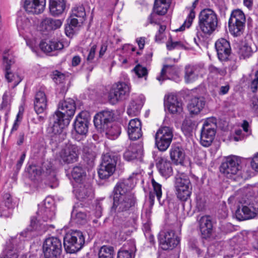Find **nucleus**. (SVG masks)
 Masks as SVG:
<instances>
[{
    "label": "nucleus",
    "instance_id": "1",
    "mask_svg": "<svg viewBox=\"0 0 258 258\" xmlns=\"http://www.w3.org/2000/svg\"><path fill=\"white\" fill-rule=\"evenodd\" d=\"M134 186L131 179L120 181L114 189L113 205L110 212L112 215L129 210L135 204V199L131 190Z\"/></svg>",
    "mask_w": 258,
    "mask_h": 258
},
{
    "label": "nucleus",
    "instance_id": "2",
    "mask_svg": "<svg viewBox=\"0 0 258 258\" xmlns=\"http://www.w3.org/2000/svg\"><path fill=\"white\" fill-rule=\"evenodd\" d=\"M113 113L110 111H103L95 115L94 123L96 128L100 132H104L106 137L111 140L116 139L120 133V127L112 125Z\"/></svg>",
    "mask_w": 258,
    "mask_h": 258
},
{
    "label": "nucleus",
    "instance_id": "3",
    "mask_svg": "<svg viewBox=\"0 0 258 258\" xmlns=\"http://www.w3.org/2000/svg\"><path fill=\"white\" fill-rule=\"evenodd\" d=\"M219 22L218 16L211 9H205L199 15V26L205 34L210 35L217 29Z\"/></svg>",
    "mask_w": 258,
    "mask_h": 258
},
{
    "label": "nucleus",
    "instance_id": "4",
    "mask_svg": "<svg viewBox=\"0 0 258 258\" xmlns=\"http://www.w3.org/2000/svg\"><path fill=\"white\" fill-rule=\"evenodd\" d=\"M245 21V15L241 10H233L228 22L230 33L235 37L241 36L244 30Z\"/></svg>",
    "mask_w": 258,
    "mask_h": 258
},
{
    "label": "nucleus",
    "instance_id": "5",
    "mask_svg": "<svg viewBox=\"0 0 258 258\" xmlns=\"http://www.w3.org/2000/svg\"><path fill=\"white\" fill-rule=\"evenodd\" d=\"M175 187L177 197L181 201H186L190 196L192 185L189 177L184 173L176 176Z\"/></svg>",
    "mask_w": 258,
    "mask_h": 258
},
{
    "label": "nucleus",
    "instance_id": "6",
    "mask_svg": "<svg viewBox=\"0 0 258 258\" xmlns=\"http://www.w3.org/2000/svg\"><path fill=\"white\" fill-rule=\"evenodd\" d=\"M84 243L85 238L82 232L77 230L67 234L63 239L64 247L70 253L80 250Z\"/></svg>",
    "mask_w": 258,
    "mask_h": 258
},
{
    "label": "nucleus",
    "instance_id": "7",
    "mask_svg": "<svg viewBox=\"0 0 258 258\" xmlns=\"http://www.w3.org/2000/svg\"><path fill=\"white\" fill-rule=\"evenodd\" d=\"M54 216L55 213L53 207L45 208L43 207H39L37 217L31 218L30 230H40L42 225L41 222L50 221L54 218Z\"/></svg>",
    "mask_w": 258,
    "mask_h": 258
},
{
    "label": "nucleus",
    "instance_id": "8",
    "mask_svg": "<svg viewBox=\"0 0 258 258\" xmlns=\"http://www.w3.org/2000/svg\"><path fill=\"white\" fill-rule=\"evenodd\" d=\"M117 163V157L111 153L104 154L102 158L100 167L98 171L101 179H106L114 172Z\"/></svg>",
    "mask_w": 258,
    "mask_h": 258
},
{
    "label": "nucleus",
    "instance_id": "9",
    "mask_svg": "<svg viewBox=\"0 0 258 258\" xmlns=\"http://www.w3.org/2000/svg\"><path fill=\"white\" fill-rule=\"evenodd\" d=\"M173 137L172 128L164 126L160 127L155 135V145L161 151H166L169 147Z\"/></svg>",
    "mask_w": 258,
    "mask_h": 258
},
{
    "label": "nucleus",
    "instance_id": "10",
    "mask_svg": "<svg viewBox=\"0 0 258 258\" xmlns=\"http://www.w3.org/2000/svg\"><path fill=\"white\" fill-rule=\"evenodd\" d=\"M216 123L214 118H208L203 124L201 132L200 143L204 147L212 144L216 134Z\"/></svg>",
    "mask_w": 258,
    "mask_h": 258
},
{
    "label": "nucleus",
    "instance_id": "11",
    "mask_svg": "<svg viewBox=\"0 0 258 258\" xmlns=\"http://www.w3.org/2000/svg\"><path fill=\"white\" fill-rule=\"evenodd\" d=\"M130 92V86L125 82H118L113 84L110 89L108 99L112 104H115L127 97Z\"/></svg>",
    "mask_w": 258,
    "mask_h": 258
},
{
    "label": "nucleus",
    "instance_id": "12",
    "mask_svg": "<svg viewBox=\"0 0 258 258\" xmlns=\"http://www.w3.org/2000/svg\"><path fill=\"white\" fill-rule=\"evenodd\" d=\"M61 250V243L57 237L47 238L43 244V251L45 258H57Z\"/></svg>",
    "mask_w": 258,
    "mask_h": 258
},
{
    "label": "nucleus",
    "instance_id": "13",
    "mask_svg": "<svg viewBox=\"0 0 258 258\" xmlns=\"http://www.w3.org/2000/svg\"><path fill=\"white\" fill-rule=\"evenodd\" d=\"M240 159L235 156H231L226 158L220 166V172L228 178L236 174L240 169Z\"/></svg>",
    "mask_w": 258,
    "mask_h": 258
},
{
    "label": "nucleus",
    "instance_id": "14",
    "mask_svg": "<svg viewBox=\"0 0 258 258\" xmlns=\"http://www.w3.org/2000/svg\"><path fill=\"white\" fill-rule=\"evenodd\" d=\"M79 155V149L75 145L68 144L63 147L58 154L59 159L64 163L76 162Z\"/></svg>",
    "mask_w": 258,
    "mask_h": 258
},
{
    "label": "nucleus",
    "instance_id": "15",
    "mask_svg": "<svg viewBox=\"0 0 258 258\" xmlns=\"http://www.w3.org/2000/svg\"><path fill=\"white\" fill-rule=\"evenodd\" d=\"M14 63V59L12 54L5 53L3 56V63L5 67V77L8 82L12 83L13 88L17 86L22 80V78L17 73L9 71L11 66Z\"/></svg>",
    "mask_w": 258,
    "mask_h": 258
},
{
    "label": "nucleus",
    "instance_id": "16",
    "mask_svg": "<svg viewBox=\"0 0 258 258\" xmlns=\"http://www.w3.org/2000/svg\"><path fill=\"white\" fill-rule=\"evenodd\" d=\"M54 114L50 118V131L54 135H61L62 137L66 134L64 131L65 127L67 126L70 122V119L63 118Z\"/></svg>",
    "mask_w": 258,
    "mask_h": 258
},
{
    "label": "nucleus",
    "instance_id": "17",
    "mask_svg": "<svg viewBox=\"0 0 258 258\" xmlns=\"http://www.w3.org/2000/svg\"><path fill=\"white\" fill-rule=\"evenodd\" d=\"M245 205L242 208L238 207L235 212V217L239 221H243L254 218L258 214V204L244 202Z\"/></svg>",
    "mask_w": 258,
    "mask_h": 258
},
{
    "label": "nucleus",
    "instance_id": "18",
    "mask_svg": "<svg viewBox=\"0 0 258 258\" xmlns=\"http://www.w3.org/2000/svg\"><path fill=\"white\" fill-rule=\"evenodd\" d=\"M160 247L163 250L172 249L179 243V237L172 230L160 234L159 238Z\"/></svg>",
    "mask_w": 258,
    "mask_h": 258
},
{
    "label": "nucleus",
    "instance_id": "19",
    "mask_svg": "<svg viewBox=\"0 0 258 258\" xmlns=\"http://www.w3.org/2000/svg\"><path fill=\"white\" fill-rule=\"evenodd\" d=\"M76 106L75 101L72 99L69 98L67 100L59 102L58 105L57 110L54 114L63 118H68L71 119L75 114Z\"/></svg>",
    "mask_w": 258,
    "mask_h": 258
},
{
    "label": "nucleus",
    "instance_id": "20",
    "mask_svg": "<svg viewBox=\"0 0 258 258\" xmlns=\"http://www.w3.org/2000/svg\"><path fill=\"white\" fill-rule=\"evenodd\" d=\"M46 3V0H25L24 8L27 13L39 15L44 12Z\"/></svg>",
    "mask_w": 258,
    "mask_h": 258
},
{
    "label": "nucleus",
    "instance_id": "21",
    "mask_svg": "<svg viewBox=\"0 0 258 258\" xmlns=\"http://www.w3.org/2000/svg\"><path fill=\"white\" fill-rule=\"evenodd\" d=\"M74 188L77 198L81 200L91 196L93 193L91 184L88 180L76 183Z\"/></svg>",
    "mask_w": 258,
    "mask_h": 258
},
{
    "label": "nucleus",
    "instance_id": "22",
    "mask_svg": "<svg viewBox=\"0 0 258 258\" xmlns=\"http://www.w3.org/2000/svg\"><path fill=\"white\" fill-rule=\"evenodd\" d=\"M215 48L220 60L224 61L228 59L230 54L231 47L227 40L224 38L218 39L215 43Z\"/></svg>",
    "mask_w": 258,
    "mask_h": 258
},
{
    "label": "nucleus",
    "instance_id": "23",
    "mask_svg": "<svg viewBox=\"0 0 258 258\" xmlns=\"http://www.w3.org/2000/svg\"><path fill=\"white\" fill-rule=\"evenodd\" d=\"M142 124L138 118L131 119L128 125L127 134L131 140H137L142 136Z\"/></svg>",
    "mask_w": 258,
    "mask_h": 258
},
{
    "label": "nucleus",
    "instance_id": "24",
    "mask_svg": "<svg viewBox=\"0 0 258 258\" xmlns=\"http://www.w3.org/2000/svg\"><path fill=\"white\" fill-rule=\"evenodd\" d=\"M156 166L160 173L164 177H167L172 175V168L171 163L164 156L158 157L156 160Z\"/></svg>",
    "mask_w": 258,
    "mask_h": 258
},
{
    "label": "nucleus",
    "instance_id": "25",
    "mask_svg": "<svg viewBox=\"0 0 258 258\" xmlns=\"http://www.w3.org/2000/svg\"><path fill=\"white\" fill-rule=\"evenodd\" d=\"M67 7V0H49V9L51 15L58 16Z\"/></svg>",
    "mask_w": 258,
    "mask_h": 258
},
{
    "label": "nucleus",
    "instance_id": "26",
    "mask_svg": "<svg viewBox=\"0 0 258 258\" xmlns=\"http://www.w3.org/2000/svg\"><path fill=\"white\" fill-rule=\"evenodd\" d=\"M47 100L44 92L39 91L35 95L34 100V109L37 114L45 111L47 108Z\"/></svg>",
    "mask_w": 258,
    "mask_h": 258
},
{
    "label": "nucleus",
    "instance_id": "27",
    "mask_svg": "<svg viewBox=\"0 0 258 258\" xmlns=\"http://www.w3.org/2000/svg\"><path fill=\"white\" fill-rule=\"evenodd\" d=\"M166 101L168 110L171 113H180L182 111V102L178 99L176 96L173 94L168 95Z\"/></svg>",
    "mask_w": 258,
    "mask_h": 258
},
{
    "label": "nucleus",
    "instance_id": "28",
    "mask_svg": "<svg viewBox=\"0 0 258 258\" xmlns=\"http://www.w3.org/2000/svg\"><path fill=\"white\" fill-rule=\"evenodd\" d=\"M200 228L203 238L209 237L212 232L213 225L209 216H204L199 220Z\"/></svg>",
    "mask_w": 258,
    "mask_h": 258
},
{
    "label": "nucleus",
    "instance_id": "29",
    "mask_svg": "<svg viewBox=\"0 0 258 258\" xmlns=\"http://www.w3.org/2000/svg\"><path fill=\"white\" fill-rule=\"evenodd\" d=\"M83 114V112L80 113L76 117L74 123V129L80 135H85L88 132V121L87 119L82 117Z\"/></svg>",
    "mask_w": 258,
    "mask_h": 258
},
{
    "label": "nucleus",
    "instance_id": "30",
    "mask_svg": "<svg viewBox=\"0 0 258 258\" xmlns=\"http://www.w3.org/2000/svg\"><path fill=\"white\" fill-rule=\"evenodd\" d=\"M205 104L204 99L202 97H194L192 98L187 108L191 114H197L204 108Z\"/></svg>",
    "mask_w": 258,
    "mask_h": 258
},
{
    "label": "nucleus",
    "instance_id": "31",
    "mask_svg": "<svg viewBox=\"0 0 258 258\" xmlns=\"http://www.w3.org/2000/svg\"><path fill=\"white\" fill-rule=\"evenodd\" d=\"M170 156L172 162L176 164H178L183 162L185 154L181 147L173 145L170 150Z\"/></svg>",
    "mask_w": 258,
    "mask_h": 258
},
{
    "label": "nucleus",
    "instance_id": "32",
    "mask_svg": "<svg viewBox=\"0 0 258 258\" xmlns=\"http://www.w3.org/2000/svg\"><path fill=\"white\" fill-rule=\"evenodd\" d=\"M172 75H177L176 68L173 66L164 65L162 69L160 75L157 77V80L161 82V84L166 79H174V77L171 76Z\"/></svg>",
    "mask_w": 258,
    "mask_h": 258
},
{
    "label": "nucleus",
    "instance_id": "33",
    "mask_svg": "<svg viewBox=\"0 0 258 258\" xmlns=\"http://www.w3.org/2000/svg\"><path fill=\"white\" fill-rule=\"evenodd\" d=\"M40 47L42 51L48 53L62 49L63 45L61 42L54 40L49 41L48 42H42L40 44Z\"/></svg>",
    "mask_w": 258,
    "mask_h": 258
},
{
    "label": "nucleus",
    "instance_id": "34",
    "mask_svg": "<svg viewBox=\"0 0 258 258\" xmlns=\"http://www.w3.org/2000/svg\"><path fill=\"white\" fill-rule=\"evenodd\" d=\"M62 25L60 20H53L50 18H45L40 23L42 30L50 31L59 28Z\"/></svg>",
    "mask_w": 258,
    "mask_h": 258
},
{
    "label": "nucleus",
    "instance_id": "35",
    "mask_svg": "<svg viewBox=\"0 0 258 258\" xmlns=\"http://www.w3.org/2000/svg\"><path fill=\"white\" fill-rule=\"evenodd\" d=\"M151 183L153 187V190L149 193V200L150 205L152 206L154 203L155 195H156L158 201L160 203V199L162 197V185L156 182L154 179H152Z\"/></svg>",
    "mask_w": 258,
    "mask_h": 258
},
{
    "label": "nucleus",
    "instance_id": "36",
    "mask_svg": "<svg viewBox=\"0 0 258 258\" xmlns=\"http://www.w3.org/2000/svg\"><path fill=\"white\" fill-rule=\"evenodd\" d=\"M198 1L199 0H195L193 2L191 7L189 8V13L186 19L183 24L178 29H176L175 31H183L185 28H189L190 27L196 17L194 9L196 7Z\"/></svg>",
    "mask_w": 258,
    "mask_h": 258
},
{
    "label": "nucleus",
    "instance_id": "37",
    "mask_svg": "<svg viewBox=\"0 0 258 258\" xmlns=\"http://www.w3.org/2000/svg\"><path fill=\"white\" fill-rule=\"evenodd\" d=\"M142 106L143 103L140 98L133 99L127 108V113L131 116H137L140 113Z\"/></svg>",
    "mask_w": 258,
    "mask_h": 258
},
{
    "label": "nucleus",
    "instance_id": "38",
    "mask_svg": "<svg viewBox=\"0 0 258 258\" xmlns=\"http://www.w3.org/2000/svg\"><path fill=\"white\" fill-rule=\"evenodd\" d=\"M96 150L95 146L93 144H89L84 146L83 148V156L84 160L92 163L96 157Z\"/></svg>",
    "mask_w": 258,
    "mask_h": 258
},
{
    "label": "nucleus",
    "instance_id": "39",
    "mask_svg": "<svg viewBox=\"0 0 258 258\" xmlns=\"http://www.w3.org/2000/svg\"><path fill=\"white\" fill-rule=\"evenodd\" d=\"M136 247L133 242H131L130 246H124L118 252L117 258H135Z\"/></svg>",
    "mask_w": 258,
    "mask_h": 258
},
{
    "label": "nucleus",
    "instance_id": "40",
    "mask_svg": "<svg viewBox=\"0 0 258 258\" xmlns=\"http://www.w3.org/2000/svg\"><path fill=\"white\" fill-rule=\"evenodd\" d=\"M84 21L80 22V18L71 16L70 23L66 27L65 32L69 37H72L75 33V29L81 26Z\"/></svg>",
    "mask_w": 258,
    "mask_h": 258
},
{
    "label": "nucleus",
    "instance_id": "41",
    "mask_svg": "<svg viewBox=\"0 0 258 258\" xmlns=\"http://www.w3.org/2000/svg\"><path fill=\"white\" fill-rule=\"evenodd\" d=\"M72 175L76 183L86 180L85 170L81 166L74 167L72 171Z\"/></svg>",
    "mask_w": 258,
    "mask_h": 258
},
{
    "label": "nucleus",
    "instance_id": "42",
    "mask_svg": "<svg viewBox=\"0 0 258 258\" xmlns=\"http://www.w3.org/2000/svg\"><path fill=\"white\" fill-rule=\"evenodd\" d=\"M138 147L136 144H132L128 146L123 154L124 159L127 161L136 159L139 155Z\"/></svg>",
    "mask_w": 258,
    "mask_h": 258
},
{
    "label": "nucleus",
    "instance_id": "43",
    "mask_svg": "<svg viewBox=\"0 0 258 258\" xmlns=\"http://www.w3.org/2000/svg\"><path fill=\"white\" fill-rule=\"evenodd\" d=\"M32 23L30 20L25 16H19L17 20V26L19 31L27 32L29 30Z\"/></svg>",
    "mask_w": 258,
    "mask_h": 258
},
{
    "label": "nucleus",
    "instance_id": "44",
    "mask_svg": "<svg viewBox=\"0 0 258 258\" xmlns=\"http://www.w3.org/2000/svg\"><path fill=\"white\" fill-rule=\"evenodd\" d=\"M169 3L155 1L154 7V12L158 15H165L169 7Z\"/></svg>",
    "mask_w": 258,
    "mask_h": 258
},
{
    "label": "nucleus",
    "instance_id": "45",
    "mask_svg": "<svg viewBox=\"0 0 258 258\" xmlns=\"http://www.w3.org/2000/svg\"><path fill=\"white\" fill-rule=\"evenodd\" d=\"M72 217L76 220V222L81 223L86 220L87 215L84 211L79 210L75 205L72 212Z\"/></svg>",
    "mask_w": 258,
    "mask_h": 258
},
{
    "label": "nucleus",
    "instance_id": "46",
    "mask_svg": "<svg viewBox=\"0 0 258 258\" xmlns=\"http://www.w3.org/2000/svg\"><path fill=\"white\" fill-rule=\"evenodd\" d=\"M114 250L111 246H102L98 253V258H113Z\"/></svg>",
    "mask_w": 258,
    "mask_h": 258
},
{
    "label": "nucleus",
    "instance_id": "47",
    "mask_svg": "<svg viewBox=\"0 0 258 258\" xmlns=\"http://www.w3.org/2000/svg\"><path fill=\"white\" fill-rule=\"evenodd\" d=\"M72 16L80 18V21H85L86 12L82 5L76 6L72 10Z\"/></svg>",
    "mask_w": 258,
    "mask_h": 258
},
{
    "label": "nucleus",
    "instance_id": "48",
    "mask_svg": "<svg viewBox=\"0 0 258 258\" xmlns=\"http://www.w3.org/2000/svg\"><path fill=\"white\" fill-rule=\"evenodd\" d=\"M253 53L251 47L247 44H244L240 46L238 53L240 58L245 59L250 57Z\"/></svg>",
    "mask_w": 258,
    "mask_h": 258
},
{
    "label": "nucleus",
    "instance_id": "49",
    "mask_svg": "<svg viewBox=\"0 0 258 258\" xmlns=\"http://www.w3.org/2000/svg\"><path fill=\"white\" fill-rule=\"evenodd\" d=\"M185 80L186 83H189L198 78V75L195 73V70L193 67L188 66L185 68Z\"/></svg>",
    "mask_w": 258,
    "mask_h": 258
},
{
    "label": "nucleus",
    "instance_id": "50",
    "mask_svg": "<svg viewBox=\"0 0 258 258\" xmlns=\"http://www.w3.org/2000/svg\"><path fill=\"white\" fill-rule=\"evenodd\" d=\"M184 47V44L180 41H174L171 37L166 42V47L168 50H171L175 48H181Z\"/></svg>",
    "mask_w": 258,
    "mask_h": 258
},
{
    "label": "nucleus",
    "instance_id": "51",
    "mask_svg": "<svg viewBox=\"0 0 258 258\" xmlns=\"http://www.w3.org/2000/svg\"><path fill=\"white\" fill-rule=\"evenodd\" d=\"M133 71L139 78L144 77L145 80L146 79L148 71L146 67L138 64L135 67Z\"/></svg>",
    "mask_w": 258,
    "mask_h": 258
},
{
    "label": "nucleus",
    "instance_id": "52",
    "mask_svg": "<svg viewBox=\"0 0 258 258\" xmlns=\"http://www.w3.org/2000/svg\"><path fill=\"white\" fill-rule=\"evenodd\" d=\"M27 170L30 177L32 179H34L36 176L40 175L42 172L41 168L35 165H30Z\"/></svg>",
    "mask_w": 258,
    "mask_h": 258
},
{
    "label": "nucleus",
    "instance_id": "53",
    "mask_svg": "<svg viewBox=\"0 0 258 258\" xmlns=\"http://www.w3.org/2000/svg\"><path fill=\"white\" fill-rule=\"evenodd\" d=\"M65 75L58 71L53 72L52 78L56 84L62 83L65 80Z\"/></svg>",
    "mask_w": 258,
    "mask_h": 258
},
{
    "label": "nucleus",
    "instance_id": "54",
    "mask_svg": "<svg viewBox=\"0 0 258 258\" xmlns=\"http://www.w3.org/2000/svg\"><path fill=\"white\" fill-rule=\"evenodd\" d=\"M1 205H3L5 206L8 207H13V203L12 199V197L9 193L4 194L3 196V201Z\"/></svg>",
    "mask_w": 258,
    "mask_h": 258
},
{
    "label": "nucleus",
    "instance_id": "55",
    "mask_svg": "<svg viewBox=\"0 0 258 258\" xmlns=\"http://www.w3.org/2000/svg\"><path fill=\"white\" fill-rule=\"evenodd\" d=\"M206 206V201L205 198L201 196L196 198V207L198 211H201L205 209Z\"/></svg>",
    "mask_w": 258,
    "mask_h": 258
},
{
    "label": "nucleus",
    "instance_id": "56",
    "mask_svg": "<svg viewBox=\"0 0 258 258\" xmlns=\"http://www.w3.org/2000/svg\"><path fill=\"white\" fill-rule=\"evenodd\" d=\"M12 207H8L3 205H0L1 217L7 218L10 216L12 213Z\"/></svg>",
    "mask_w": 258,
    "mask_h": 258
},
{
    "label": "nucleus",
    "instance_id": "57",
    "mask_svg": "<svg viewBox=\"0 0 258 258\" xmlns=\"http://www.w3.org/2000/svg\"><path fill=\"white\" fill-rule=\"evenodd\" d=\"M245 134L242 133V131L241 130H237L235 131V134L231 137L230 140L231 141H234L235 142H238L243 140L245 136Z\"/></svg>",
    "mask_w": 258,
    "mask_h": 258
},
{
    "label": "nucleus",
    "instance_id": "58",
    "mask_svg": "<svg viewBox=\"0 0 258 258\" xmlns=\"http://www.w3.org/2000/svg\"><path fill=\"white\" fill-rule=\"evenodd\" d=\"M250 108L258 115V96H254L251 99Z\"/></svg>",
    "mask_w": 258,
    "mask_h": 258
},
{
    "label": "nucleus",
    "instance_id": "59",
    "mask_svg": "<svg viewBox=\"0 0 258 258\" xmlns=\"http://www.w3.org/2000/svg\"><path fill=\"white\" fill-rule=\"evenodd\" d=\"M250 88L252 92H255L258 88V71L256 72L254 78L252 81Z\"/></svg>",
    "mask_w": 258,
    "mask_h": 258
},
{
    "label": "nucleus",
    "instance_id": "60",
    "mask_svg": "<svg viewBox=\"0 0 258 258\" xmlns=\"http://www.w3.org/2000/svg\"><path fill=\"white\" fill-rule=\"evenodd\" d=\"M158 15L157 13H152L148 18V21L149 23L151 24H159V21L158 20V17L157 16Z\"/></svg>",
    "mask_w": 258,
    "mask_h": 258
},
{
    "label": "nucleus",
    "instance_id": "61",
    "mask_svg": "<svg viewBox=\"0 0 258 258\" xmlns=\"http://www.w3.org/2000/svg\"><path fill=\"white\" fill-rule=\"evenodd\" d=\"M250 164L252 168L258 172V153L253 156L251 161Z\"/></svg>",
    "mask_w": 258,
    "mask_h": 258
},
{
    "label": "nucleus",
    "instance_id": "62",
    "mask_svg": "<svg viewBox=\"0 0 258 258\" xmlns=\"http://www.w3.org/2000/svg\"><path fill=\"white\" fill-rule=\"evenodd\" d=\"M96 47L97 46L96 45H94L91 47L87 58L88 61H91L94 59L96 50Z\"/></svg>",
    "mask_w": 258,
    "mask_h": 258
},
{
    "label": "nucleus",
    "instance_id": "63",
    "mask_svg": "<svg viewBox=\"0 0 258 258\" xmlns=\"http://www.w3.org/2000/svg\"><path fill=\"white\" fill-rule=\"evenodd\" d=\"M40 207H43L45 208L48 207H53L54 209V207L53 206V201L50 198H47L45 199L44 201V203Z\"/></svg>",
    "mask_w": 258,
    "mask_h": 258
},
{
    "label": "nucleus",
    "instance_id": "64",
    "mask_svg": "<svg viewBox=\"0 0 258 258\" xmlns=\"http://www.w3.org/2000/svg\"><path fill=\"white\" fill-rule=\"evenodd\" d=\"M145 37H140L136 39V42L140 49H143L144 48L145 44Z\"/></svg>",
    "mask_w": 258,
    "mask_h": 258
}]
</instances>
